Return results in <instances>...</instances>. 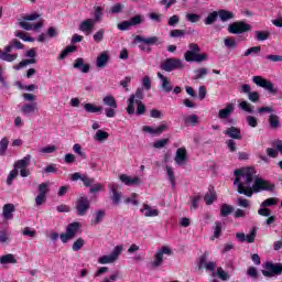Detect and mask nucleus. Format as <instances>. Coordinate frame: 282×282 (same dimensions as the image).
Returning a JSON list of instances; mask_svg holds the SVG:
<instances>
[{
	"instance_id": "f257e3e1",
	"label": "nucleus",
	"mask_w": 282,
	"mask_h": 282,
	"mask_svg": "<svg viewBox=\"0 0 282 282\" xmlns=\"http://www.w3.org/2000/svg\"><path fill=\"white\" fill-rule=\"evenodd\" d=\"M235 181L234 185L237 186L239 195H246V197H252L253 195V178L256 175V169H236L234 172Z\"/></svg>"
},
{
	"instance_id": "f03ea898",
	"label": "nucleus",
	"mask_w": 282,
	"mask_h": 282,
	"mask_svg": "<svg viewBox=\"0 0 282 282\" xmlns=\"http://www.w3.org/2000/svg\"><path fill=\"white\" fill-rule=\"evenodd\" d=\"M133 43L138 44L141 52H147L148 54H151L153 45H161V39H159V36L145 37L141 34H138L137 36H134Z\"/></svg>"
},
{
	"instance_id": "7ed1b4c3",
	"label": "nucleus",
	"mask_w": 282,
	"mask_h": 282,
	"mask_svg": "<svg viewBox=\"0 0 282 282\" xmlns=\"http://www.w3.org/2000/svg\"><path fill=\"white\" fill-rule=\"evenodd\" d=\"M202 50L197 43H189L187 52L184 54V58L187 63H203L207 61L208 54H200Z\"/></svg>"
},
{
	"instance_id": "20e7f679",
	"label": "nucleus",
	"mask_w": 282,
	"mask_h": 282,
	"mask_svg": "<svg viewBox=\"0 0 282 282\" xmlns=\"http://www.w3.org/2000/svg\"><path fill=\"white\" fill-rule=\"evenodd\" d=\"M258 113H270L268 118V124L270 129L272 130L281 129L282 127L281 118L280 116L274 113L273 107H260L258 109Z\"/></svg>"
},
{
	"instance_id": "39448f33",
	"label": "nucleus",
	"mask_w": 282,
	"mask_h": 282,
	"mask_svg": "<svg viewBox=\"0 0 282 282\" xmlns=\"http://www.w3.org/2000/svg\"><path fill=\"white\" fill-rule=\"evenodd\" d=\"M82 224L79 221H73L66 227V232L59 235L62 243H68L74 237H76L78 230H80Z\"/></svg>"
},
{
	"instance_id": "423d86ee",
	"label": "nucleus",
	"mask_w": 282,
	"mask_h": 282,
	"mask_svg": "<svg viewBox=\"0 0 282 282\" xmlns=\"http://www.w3.org/2000/svg\"><path fill=\"white\" fill-rule=\"evenodd\" d=\"M39 17L40 14H37L36 12H34L33 14H26L25 17H23L22 21H19L20 28L26 31L41 30V28H43V21H39L37 23H35V25H32V23H29V21H36Z\"/></svg>"
},
{
	"instance_id": "0eeeda50",
	"label": "nucleus",
	"mask_w": 282,
	"mask_h": 282,
	"mask_svg": "<svg viewBox=\"0 0 282 282\" xmlns=\"http://www.w3.org/2000/svg\"><path fill=\"white\" fill-rule=\"evenodd\" d=\"M144 88L143 87H138L135 94H131L129 100H128V107H127V112L129 116H133L135 113V102L137 100H144Z\"/></svg>"
},
{
	"instance_id": "6e6552de",
	"label": "nucleus",
	"mask_w": 282,
	"mask_h": 282,
	"mask_svg": "<svg viewBox=\"0 0 282 282\" xmlns=\"http://www.w3.org/2000/svg\"><path fill=\"white\" fill-rule=\"evenodd\" d=\"M252 189L253 193H262L263 191L273 192L275 191V184H271V182L262 180V177H254Z\"/></svg>"
},
{
	"instance_id": "1a4fd4ad",
	"label": "nucleus",
	"mask_w": 282,
	"mask_h": 282,
	"mask_svg": "<svg viewBox=\"0 0 282 282\" xmlns=\"http://www.w3.org/2000/svg\"><path fill=\"white\" fill-rule=\"evenodd\" d=\"M185 65L181 58H165L161 63V69L163 72H175L176 69H184Z\"/></svg>"
},
{
	"instance_id": "9d476101",
	"label": "nucleus",
	"mask_w": 282,
	"mask_h": 282,
	"mask_svg": "<svg viewBox=\"0 0 282 282\" xmlns=\"http://www.w3.org/2000/svg\"><path fill=\"white\" fill-rule=\"evenodd\" d=\"M252 26L246 21H235L228 26L229 34H245L251 32Z\"/></svg>"
},
{
	"instance_id": "9b49d317",
	"label": "nucleus",
	"mask_w": 282,
	"mask_h": 282,
	"mask_svg": "<svg viewBox=\"0 0 282 282\" xmlns=\"http://www.w3.org/2000/svg\"><path fill=\"white\" fill-rule=\"evenodd\" d=\"M252 82L258 87L267 89V91H269V94H272L273 96L278 94V89H275L273 83H271V80H267V78H263V76H253Z\"/></svg>"
},
{
	"instance_id": "f8f14e48",
	"label": "nucleus",
	"mask_w": 282,
	"mask_h": 282,
	"mask_svg": "<svg viewBox=\"0 0 282 282\" xmlns=\"http://www.w3.org/2000/svg\"><path fill=\"white\" fill-rule=\"evenodd\" d=\"M102 102L106 105L105 113L107 118H116V109H118L116 98H113V96H105Z\"/></svg>"
},
{
	"instance_id": "ddd939ff",
	"label": "nucleus",
	"mask_w": 282,
	"mask_h": 282,
	"mask_svg": "<svg viewBox=\"0 0 282 282\" xmlns=\"http://www.w3.org/2000/svg\"><path fill=\"white\" fill-rule=\"evenodd\" d=\"M83 39H84V36H82L80 34H73V37H72L73 45H67L65 47V50H63V52L59 54L58 58L61 61H64L65 58H67L68 54L76 52L77 47L75 44L80 43L83 41Z\"/></svg>"
},
{
	"instance_id": "4468645a",
	"label": "nucleus",
	"mask_w": 282,
	"mask_h": 282,
	"mask_svg": "<svg viewBox=\"0 0 282 282\" xmlns=\"http://www.w3.org/2000/svg\"><path fill=\"white\" fill-rule=\"evenodd\" d=\"M12 50H14L13 40L4 47V51L0 48V59L7 63H14L19 58V54H11Z\"/></svg>"
},
{
	"instance_id": "2eb2a0df",
	"label": "nucleus",
	"mask_w": 282,
	"mask_h": 282,
	"mask_svg": "<svg viewBox=\"0 0 282 282\" xmlns=\"http://www.w3.org/2000/svg\"><path fill=\"white\" fill-rule=\"evenodd\" d=\"M164 254L171 257L173 254V250L167 246H163L160 250L154 254V261L152 262V268H160L164 261Z\"/></svg>"
},
{
	"instance_id": "dca6fc26",
	"label": "nucleus",
	"mask_w": 282,
	"mask_h": 282,
	"mask_svg": "<svg viewBox=\"0 0 282 282\" xmlns=\"http://www.w3.org/2000/svg\"><path fill=\"white\" fill-rule=\"evenodd\" d=\"M120 254H122V246H116L110 254H105L104 257H100L98 263H100L101 265H105L107 263H113L118 260V257H120Z\"/></svg>"
},
{
	"instance_id": "f3484780",
	"label": "nucleus",
	"mask_w": 282,
	"mask_h": 282,
	"mask_svg": "<svg viewBox=\"0 0 282 282\" xmlns=\"http://www.w3.org/2000/svg\"><path fill=\"white\" fill-rule=\"evenodd\" d=\"M279 199L276 197H269L268 199H264L261 204V208L258 210V215L261 217H269L271 215L270 207L276 206Z\"/></svg>"
},
{
	"instance_id": "a211bd4d",
	"label": "nucleus",
	"mask_w": 282,
	"mask_h": 282,
	"mask_svg": "<svg viewBox=\"0 0 282 282\" xmlns=\"http://www.w3.org/2000/svg\"><path fill=\"white\" fill-rule=\"evenodd\" d=\"M208 257H209V252H204V254H202V257H199L198 261H197V268L199 271L203 270H208L209 272H215L216 270V263L214 261H208Z\"/></svg>"
},
{
	"instance_id": "6ab92c4d",
	"label": "nucleus",
	"mask_w": 282,
	"mask_h": 282,
	"mask_svg": "<svg viewBox=\"0 0 282 282\" xmlns=\"http://www.w3.org/2000/svg\"><path fill=\"white\" fill-rule=\"evenodd\" d=\"M263 276L271 278L282 274V263H265V270H262Z\"/></svg>"
},
{
	"instance_id": "aec40b11",
	"label": "nucleus",
	"mask_w": 282,
	"mask_h": 282,
	"mask_svg": "<svg viewBox=\"0 0 282 282\" xmlns=\"http://www.w3.org/2000/svg\"><path fill=\"white\" fill-rule=\"evenodd\" d=\"M91 204L88 197H79L76 202V210L78 217H85L89 212Z\"/></svg>"
},
{
	"instance_id": "412c9836",
	"label": "nucleus",
	"mask_w": 282,
	"mask_h": 282,
	"mask_svg": "<svg viewBox=\"0 0 282 282\" xmlns=\"http://www.w3.org/2000/svg\"><path fill=\"white\" fill-rule=\"evenodd\" d=\"M50 192L48 184L42 183L37 187L39 195L35 197V204L36 206H43L45 202H47V194Z\"/></svg>"
},
{
	"instance_id": "4be33fe9",
	"label": "nucleus",
	"mask_w": 282,
	"mask_h": 282,
	"mask_svg": "<svg viewBox=\"0 0 282 282\" xmlns=\"http://www.w3.org/2000/svg\"><path fill=\"white\" fill-rule=\"evenodd\" d=\"M142 23V17L141 14H137L135 17H132L129 21H121V23H118L117 28L121 31H127L129 28L134 25H141Z\"/></svg>"
},
{
	"instance_id": "5701e85b",
	"label": "nucleus",
	"mask_w": 282,
	"mask_h": 282,
	"mask_svg": "<svg viewBox=\"0 0 282 282\" xmlns=\"http://www.w3.org/2000/svg\"><path fill=\"white\" fill-rule=\"evenodd\" d=\"M240 93L247 94L250 102H259L261 98L259 91H251L250 85H241Z\"/></svg>"
},
{
	"instance_id": "b1692460",
	"label": "nucleus",
	"mask_w": 282,
	"mask_h": 282,
	"mask_svg": "<svg viewBox=\"0 0 282 282\" xmlns=\"http://www.w3.org/2000/svg\"><path fill=\"white\" fill-rule=\"evenodd\" d=\"M217 199H218V195L215 191V186L209 185L208 191L204 196L206 206H212L215 202H217Z\"/></svg>"
},
{
	"instance_id": "393cba45",
	"label": "nucleus",
	"mask_w": 282,
	"mask_h": 282,
	"mask_svg": "<svg viewBox=\"0 0 282 282\" xmlns=\"http://www.w3.org/2000/svg\"><path fill=\"white\" fill-rule=\"evenodd\" d=\"M108 188L110 193H112V196H111L112 204H115V206H118L121 199V193H119L118 184H115V183L109 184Z\"/></svg>"
},
{
	"instance_id": "a878e982",
	"label": "nucleus",
	"mask_w": 282,
	"mask_h": 282,
	"mask_svg": "<svg viewBox=\"0 0 282 282\" xmlns=\"http://www.w3.org/2000/svg\"><path fill=\"white\" fill-rule=\"evenodd\" d=\"M224 133L225 135H227V138H231L234 141L242 140L241 129H239L238 127H229L228 129H226V131H224Z\"/></svg>"
},
{
	"instance_id": "bb28decb",
	"label": "nucleus",
	"mask_w": 282,
	"mask_h": 282,
	"mask_svg": "<svg viewBox=\"0 0 282 282\" xmlns=\"http://www.w3.org/2000/svg\"><path fill=\"white\" fill-rule=\"evenodd\" d=\"M235 111V105L232 102H227L225 109H220L218 112V118L220 120H227Z\"/></svg>"
},
{
	"instance_id": "cd10ccee",
	"label": "nucleus",
	"mask_w": 282,
	"mask_h": 282,
	"mask_svg": "<svg viewBox=\"0 0 282 282\" xmlns=\"http://www.w3.org/2000/svg\"><path fill=\"white\" fill-rule=\"evenodd\" d=\"M167 124H160L156 129H153V127H142V131L145 133H150L151 135H162L163 131H166Z\"/></svg>"
},
{
	"instance_id": "c85d7f7f",
	"label": "nucleus",
	"mask_w": 282,
	"mask_h": 282,
	"mask_svg": "<svg viewBox=\"0 0 282 282\" xmlns=\"http://www.w3.org/2000/svg\"><path fill=\"white\" fill-rule=\"evenodd\" d=\"M120 182H122V184H126V186H140L141 184V180L140 177H130L129 175H120L119 177Z\"/></svg>"
},
{
	"instance_id": "c756f323",
	"label": "nucleus",
	"mask_w": 282,
	"mask_h": 282,
	"mask_svg": "<svg viewBox=\"0 0 282 282\" xmlns=\"http://www.w3.org/2000/svg\"><path fill=\"white\" fill-rule=\"evenodd\" d=\"M109 61H110V56H109L108 52H101L99 54V56H97L96 67L105 68V67H107Z\"/></svg>"
},
{
	"instance_id": "7c9ffc66",
	"label": "nucleus",
	"mask_w": 282,
	"mask_h": 282,
	"mask_svg": "<svg viewBox=\"0 0 282 282\" xmlns=\"http://www.w3.org/2000/svg\"><path fill=\"white\" fill-rule=\"evenodd\" d=\"M74 69H80L83 74H88L90 69V65L88 63L85 64L84 58H76L73 65Z\"/></svg>"
},
{
	"instance_id": "2f4dec72",
	"label": "nucleus",
	"mask_w": 282,
	"mask_h": 282,
	"mask_svg": "<svg viewBox=\"0 0 282 282\" xmlns=\"http://www.w3.org/2000/svg\"><path fill=\"white\" fill-rule=\"evenodd\" d=\"M95 25H96V21H94V19H86L85 21H82L79 25V30L82 32H91Z\"/></svg>"
},
{
	"instance_id": "473e14b6",
	"label": "nucleus",
	"mask_w": 282,
	"mask_h": 282,
	"mask_svg": "<svg viewBox=\"0 0 282 282\" xmlns=\"http://www.w3.org/2000/svg\"><path fill=\"white\" fill-rule=\"evenodd\" d=\"M187 160V151L185 148L177 149L176 155H175V162L176 164L181 165L184 164Z\"/></svg>"
},
{
	"instance_id": "72a5a7b5",
	"label": "nucleus",
	"mask_w": 282,
	"mask_h": 282,
	"mask_svg": "<svg viewBox=\"0 0 282 282\" xmlns=\"http://www.w3.org/2000/svg\"><path fill=\"white\" fill-rule=\"evenodd\" d=\"M141 213H144V217H159L160 210L151 208L149 204H143Z\"/></svg>"
},
{
	"instance_id": "f704fd0d",
	"label": "nucleus",
	"mask_w": 282,
	"mask_h": 282,
	"mask_svg": "<svg viewBox=\"0 0 282 282\" xmlns=\"http://www.w3.org/2000/svg\"><path fill=\"white\" fill-rule=\"evenodd\" d=\"M36 109V102H32L31 105H23L21 107V111L24 116H31L32 113H35Z\"/></svg>"
},
{
	"instance_id": "c9c22d12",
	"label": "nucleus",
	"mask_w": 282,
	"mask_h": 282,
	"mask_svg": "<svg viewBox=\"0 0 282 282\" xmlns=\"http://www.w3.org/2000/svg\"><path fill=\"white\" fill-rule=\"evenodd\" d=\"M105 217H106L105 210H97V213H95L94 219H91V221H90L91 226H98L99 224L102 223Z\"/></svg>"
},
{
	"instance_id": "e433bc0d",
	"label": "nucleus",
	"mask_w": 282,
	"mask_h": 282,
	"mask_svg": "<svg viewBox=\"0 0 282 282\" xmlns=\"http://www.w3.org/2000/svg\"><path fill=\"white\" fill-rule=\"evenodd\" d=\"M235 213V207L230 206L229 204H223L220 207V216L221 217H229V215H232Z\"/></svg>"
},
{
	"instance_id": "4c0bfd02",
	"label": "nucleus",
	"mask_w": 282,
	"mask_h": 282,
	"mask_svg": "<svg viewBox=\"0 0 282 282\" xmlns=\"http://www.w3.org/2000/svg\"><path fill=\"white\" fill-rule=\"evenodd\" d=\"M32 160V155H25L22 160H18L15 162V166H18V170L22 171L24 167L30 166V162Z\"/></svg>"
},
{
	"instance_id": "58836bf2",
	"label": "nucleus",
	"mask_w": 282,
	"mask_h": 282,
	"mask_svg": "<svg viewBox=\"0 0 282 282\" xmlns=\"http://www.w3.org/2000/svg\"><path fill=\"white\" fill-rule=\"evenodd\" d=\"M37 63L36 57H31V59L21 61L18 65H14V69L19 70L23 67H28V65H35Z\"/></svg>"
},
{
	"instance_id": "ea45409f",
	"label": "nucleus",
	"mask_w": 282,
	"mask_h": 282,
	"mask_svg": "<svg viewBox=\"0 0 282 282\" xmlns=\"http://www.w3.org/2000/svg\"><path fill=\"white\" fill-rule=\"evenodd\" d=\"M84 109L87 113H99L102 111V107H96L93 102H86V105H84Z\"/></svg>"
},
{
	"instance_id": "a19ab883",
	"label": "nucleus",
	"mask_w": 282,
	"mask_h": 282,
	"mask_svg": "<svg viewBox=\"0 0 282 282\" xmlns=\"http://www.w3.org/2000/svg\"><path fill=\"white\" fill-rule=\"evenodd\" d=\"M109 139V133L107 131H102V129L99 128L98 131H96V134L94 137V140L97 142H105V140Z\"/></svg>"
},
{
	"instance_id": "79ce46f5",
	"label": "nucleus",
	"mask_w": 282,
	"mask_h": 282,
	"mask_svg": "<svg viewBox=\"0 0 282 282\" xmlns=\"http://www.w3.org/2000/svg\"><path fill=\"white\" fill-rule=\"evenodd\" d=\"M1 265H8L9 263H17L14 254H3L0 257Z\"/></svg>"
},
{
	"instance_id": "37998d69",
	"label": "nucleus",
	"mask_w": 282,
	"mask_h": 282,
	"mask_svg": "<svg viewBox=\"0 0 282 282\" xmlns=\"http://www.w3.org/2000/svg\"><path fill=\"white\" fill-rule=\"evenodd\" d=\"M239 109L246 111L247 113H254V107H252V105L247 100L239 102Z\"/></svg>"
},
{
	"instance_id": "c03bdc74",
	"label": "nucleus",
	"mask_w": 282,
	"mask_h": 282,
	"mask_svg": "<svg viewBox=\"0 0 282 282\" xmlns=\"http://www.w3.org/2000/svg\"><path fill=\"white\" fill-rule=\"evenodd\" d=\"M18 176H19V166H17V162H15L13 171H11L7 177V184L11 186L13 180H15Z\"/></svg>"
},
{
	"instance_id": "a18cd8bd",
	"label": "nucleus",
	"mask_w": 282,
	"mask_h": 282,
	"mask_svg": "<svg viewBox=\"0 0 282 282\" xmlns=\"http://www.w3.org/2000/svg\"><path fill=\"white\" fill-rule=\"evenodd\" d=\"M15 208H14V204H6L3 206V217L6 219H10V217L12 216V213H14Z\"/></svg>"
},
{
	"instance_id": "49530a36",
	"label": "nucleus",
	"mask_w": 282,
	"mask_h": 282,
	"mask_svg": "<svg viewBox=\"0 0 282 282\" xmlns=\"http://www.w3.org/2000/svg\"><path fill=\"white\" fill-rule=\"evenodd\" d=\"M218 15L221 21H230V19L235 18L234 12H229L228 10H219Z\"/></svg>"
},
{
	"instance_id": "de8ad7c7",
	"label": "nucleus",
	"mask_w": 282,
	"mask_h": 282,
	"mask_svg": "<svg viewBox=\"0 0 282 282\" xmlns=\"http://www.w3.org/2000/svg\"><path fill=\"white\" fill-rule=\"evenodd\" d=\"M84 246H85V239H83V237H79V239H76V241H74L72 246V250L74 252H79L80 250H83Z\"/></svg>"
},
{
	"instance_id": "09e8293b",
	"label": "nucleus",
	"mask_w": 282,
	"mask_h": 282,
	"mask_svg": "<svg viewBox=\"0 0 282 282\" xmlns=\"http://www.w3.org/2000/svg\"><path fill=\"white\" fill-rule=\"evenodd\" d=\"M225 46L228 47V50H235L238 46V43L234 36H228L227 39H224Z\"/></svg>"
},
{
	"instance_id": "8fccbe9b",
	"label": "nucleus",
	"mask_w": 282,
	"mask_h": 282,
	"mask_svg": "<svg viewBox=\"0 0 282 282\" xmlns=\"http://www.w3.org/2000/svg\"><path fill=\"white\" fill-rule=\"evenodd\" d=\"M218 17H219V12H210L205 19V24L213 25L214 23H216Z\"/></svg>"
},
{
	"instance_id": "3c124183",
	"label": "nucleus",
	"mask_w": 282,
	"mask_h": 282,
	"mask_svg": "<svg viewBox=\"0 0 282 282\" xmlns=\"http://www.w3.org/2000/svg\"><path fill=\"white\" fill-rule=\"evenodd\" d=\"M166 173H167V177L170 180V183L172 185V188H175V186H176V176L174 174V170L171 166H166Z\"/></svg>"
},
{
	"instance_id": "603ef678",
	"label": "nucleus",
	"mask_w": 282,
	"mask_h": 282,
	"mask_svg": "<svg viewBox=\"0 0 282 282\" xmlns=\"http://www.w3.org/2000/svg\"><path fill=\"white\" fill-rule=\"evenodd\" d=\"M173 83L172 80H169V78H166V76L163 77V91L165 94H171V91H173Z\"/></svg>"
},
{
	"instance_id": "864d4df0",
	"label": "nucleus",
	"mask_w": 282,
	"mask_h": 282,
	"mask_svg": "<svg viewBox=\"0 0 282 282\" xmlns=\"http://www.w3.org/2000/svg\"><path fill=\"white\" fill-rule=\"evenodd\" d=\"M269 36H270V32L260 31V30L254 32V37L257 41H268Z\"/></svg>"
},
{
	"instance_id": "5fc2aeb1",
	"label": "nucleus",
	"mask_w": 282,
	"mask_h": 282,
	"mask_svg": "<svg viewBox=\"0 0 282 282\" xmlns=\"http://www.w3.org/2000/svg\"><path fill=\"white\" fill-rule=\"evenodd\" d=\"M135 105H137V116H144L147 111V107L144 102H142V100H135Z\"/></svg>"
},
{
	"instance_id": "6e6d98bb",
	"label": "nucleus",
	"mask_w": 282,
	"mask_h": 282,
	"mask_svg": "<svg viewBox=\"0 0 282 282\" xmlns=\"http://www.w3.org/2000/svg\"><path fill=\"white\" fill-rule=\"evenodd\" d=\"M208 69L206 67H200L199 69H195V80H200L205 76H207Z\"/></svg>"
},
{
	"instance_id": "4d7b16f0",
	"label": "nucleus",
	"mask_w": 282,
	"mask_h": 282,
	"mask_svg": "<svg viewBox=\"0 0 282 282\" xmlns=\"http://www.w3.org/2000/svg\"><path fill=\"white\" fill-rule=\"evenodd\" d=\"M246 122L252 129H256L259 126V120L254 116H247Z\"/></svg>"
},
{
	"instance_id": "13d9d810",
	"label": "nucleus",
	"mask_w": 282,
	"mask_h": 282,
	"mask_svg": "<svg viewBox=\"0 0 282 282\" xmlns=\"http://www.w3.org/2000/svg\"><path fill=\"white\" fill-rule=\"evenodd\" d=\"M9 144L10 142L8 138H2V140L0 141V155H6Z\"/></svg>"
},
{
	"instance_id": "bf43d9fd",
	"label": "nucleus",
	"mask_w": 282,
	"mask_h": 282,
	"mask_svg": "<svg viewBox=\"0 0 282 282\" xmlns=\"http://www.w3.org/2000/svg\"><path fill=\"white\" fill-rule=\"evenodd\" d=\"M15 36H18V39H21L22 41H25L28 43H34V39L32 36H29L26 32H17Z\"/></svg>"
},
{
	"instance_id": "052dcab7",
	"label": "nucleus",
	"mask_w": 282,
	"mask_h": 282,
	"mask_svg": "<svg viewBox=\"0 0 282 282\" xmlns=\"http://www.w3.org/2000/svg\"><path fill=\"white\" fill-rule=\"evenodd\" d=\"M184 122L185 124H192L193 127H195L196 124H198L199 118L198 116H187L186 118H184Z\"/></svg>"
},
{
	"instance_id": "680f3d73",
	"label": "nucleus",
	"mask_w": 282,
	"mask_h": 282,
	"mask_svg": "<svg viewBox=\"0 0 282 282\" xmlns=\"http://www.w3.org/2000/svg\"><path fill=\"white\" fill-rule=\"evenodd\" d=\"M84 186L86 187H90L95 184L96 180H94V177H89L88 175H82L80 177Z\"/></svg>"
},
{
	"instance_id": "e2e57ef3",
	"label": "nucleus",
	"mask_w": 282,
	"mask_h": 282,
	"mask_svg": "<svg viewBox=\"0 0 282 282\" xmlns=\"http://www.w3.org/2000/svg\"><path fill=\"white\" fill-rule=\"evenodd\" d=\"M138 193H132L131 197H127V199H124L126 204H133V206H139L140 202L138 200Z\"/></svg>"
},
{
	"instance_id": "0e129e2a",
	"label": "nucleus",
	"mask_w": 282,
	"mask_h": 282,
	"mask_svg": "<svg viewBox=\"0 0 282 282\" xmlns=\"http://www.w3.org/2000/svg\"><path fill=\"white\" fill-rule=\"evenodd\" d=\"M202 197L200 195H196L195 197H191V210H197V208H199V202H200Z\"/></svg>"
},
{
	"instance_id": "69168bd1",
	"label": "nucleus",
	"mask_w": 282,
	"mask_h": 282,
	"mask_svg": "<svg viewBox=\"0 0 282 282\" xmlns=\"http://www.w3.org/2000/svg\"><path fill=\"white\" fill-rule=\"evenodd\" d=\"M170 140L169 138H163L162 140H158L153 143L154 149H164L166 144H169Z\"/></svg>"
},
{
	"instance_id": "338daca9",
	"label": "nucleus",
	"mask_w": 282,
	"mask_h": 282,
	"mask_svg": "<svg viewBox=\"0 0 282 282\" xmlns=\"http://www.w3.org/2000/svg\"><path fill=\"white\" fill-rule=\"evenodd\" d=\"M247 275L250 276V279H254V280L259 279V272L254 267L248 268Z\"/></svg>"
},
{
	"instance_id": "774afa93",
	"label": "nucleus",
	"mask_w": 282,
	"mask_h": 282,
	"mask_svg": "<svg viewBox=\"0 0 282 282\" xmlns=\"http://www.w3.org/2000/svg\"><path fill=\"white\" fill-rule=\"evenodd\" d=\"M256 237H257V228H252L249 235H246L247 243H253V241H256Z\"/></svg>"
}]
</instances>
